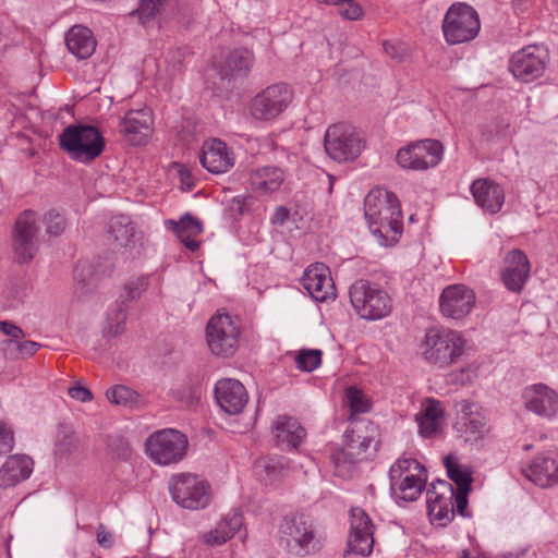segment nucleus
Listing matches in <instances>:
<instances>
[{
  "instance_id": "obj_1",
  "label": "nucleus",
  "mask_w": 558,
  "mask_h": 558,
  "mask_svg": "<svg viewBox=\"0 0 558 558\" xmlns=\"http://www.w3.org/2000/svg\"><path fill=\"white\" fill-rule=\"evenodd\" d=\"M365 218L379 244L392 246L402 233L401 208L397 196L385 191L371 192L364 199Z\"/></svg>"
},
{
  "instance_id": "obj_2",
  "label": "nucleus",
  "mask_w": 558,
  "mask_h": 558,
  "mask_svg": "<svg viewBox=\"0 0 558 558\" xmlns=\"http://www.w3.org/2000/svg\"><path fill=\"white\" fill-rule=\"evenodd\" d=\"M377 427L367 420L354 422L344 433L343 448L331 456L335 472L339 476L349 474L359 461L366 459L369 448L377 450Z\"/></svg>"
},
{
  "instance_id": "obj_3",
  "label": "nucleus",
  "mask_w": 558,
  "mask_h": 558,
  "mask_svg": "<svg viewBox=\"0 0 558 558\" xmlns=\"http://www.w3.org/2000/svg\"><path fill=\"white\" fill-rule=\"evenodd\" d=\"M59 145L71 159L90 163L105 149V138L99 130L87 124H70L59 135Z\"/></svg>"
},
{
  "instance_id": "obj_4",
  "label": "nucleus",
  "mask_w": 558,
  "mask_h": 558,
  "mask_svg": "<svg viewBox=\"0 0 558 558\" xmlns=\"http://www.w3.org/2000/svg\"><path fill=\"white\" fill-rule=\"evenodd\" d=\"M349 294L353 308L364 319H381L388 316L392 310L388 293L368 280L355 281L351 286Z\"/></svg>"
},
{
  "instance_id": "obj_5",
  "label": "nucleus",
  "mask_w": 558,
  "mask_h": 558,
  "mask_svg": "<svg viewBox=\"0 0 558 558\" xmlns=\"http://www.w3.org/2000/svg\"><path fill=\"white\" fill-rule=\"evenodd\" d=\"M280 532L281 543L294 556L304 557L319 549L313 520L304 513L284 517Z\"/></svg>"
},
{
  "instance_id": "obj_6",
  "label": "nucleus",
  "mask_w": 558,
  "mask_h": 558,
  "mask_svg": "<svg viewBox=\"0 0 558 558\" xmlns=\"http://www.w3.org/2000/svg\"><path fill=\"white\" fill-rule=\"evenodd\" d=\"M324 146L331 159L337 162H348L361 155L364 149V141L354 126L345 123H336L327 129Z\"/></svg>"
},
{
  "instance_id": "obj_7",
  "label": "nucleus",
  "mask_w": 558,
  "mask_h": 558,
  "mask_svg": "<svg viewBox=\"0 0 558 558\" xmlns=\"http://www.w3.org/2000/svg\"><path fill=\"white\" fill-rule=\"evenodd\" d=\"M481 28L477 12L466 3H453L442 21V32L446 41L457 45L470 41L476 37Z\"/></svg>"
},
{
  "instance_id": "obj_8",
  "label": "nucleus",
  "mask_w": 558,
  "mask_h": 558,
  "mask_svg": "<svg viewBox=\"0 0 558 558\" xmlns=\"http://www.w3.org/2000/svg\"><path fill=\"white\" fill-rule=\"evenodd\" d=\"M425 471L415 459H399L389 470L391 493L404 501H414L421 495L425 478L420 473Z\"/></svg>"
},
{
  "instance_id": "obj_9",
  "label": "nucleus",
  "mask_w": 558,
  "mask_h": 558,
  "mask_svg": "<svg viewBox=\"0 0 558 558\" xmlns=\"http://www.w3.org/2000/svg\"><path fill=\"white\" fill-rule=\"evenodd\" d=\"M240 329L232 316L217 312L207 323L206 340L210 352L217 356H232L239 345Z\"/></svg>"
},
{
  "instance_id": "obj_10",
  "label": "nucleus",
  "mask_w": 558,
  "mask_h": 558,
  "mask_svg": "<svg viewBox=\"0 0 558 558\" xmlns=\"http://www.w3.org/2000/svg\"><path fill=\"white\" fill-rule=\"evenodd\" d=\"M464 343L457 331L432 329L425 336L423 355L429 363L444 367L453 363L463 353Z\"/></svg>"
},
{
  "instance_id": "obj_11",
  "label": "nucleus",
  "mask_w": 558,
  "mask_h": 558,
  "mask_svg": "<svg viewBox=\"0 0 558 558\" xmlns=\"http://www.w3.org/2000/svg\"><path fill=\"white\" fill-rule=\"evenodd\" d=\"M187 438L177 429L166 428L151 434L146 440V451L151 460L161 465L177 463L187 449Z\"/></svg>"
},
{
  "instance_id": "obj_12",
  "label": "nucleus",
  "mask_w": 558,
  "mask_h": 558,
  "mask_svg": "<svg viewBox=\"0 0 558 558\" xmlns=\"http://www.w3.org/2000/svg\"><path fill=\"white\" fill-rule=\"evenodd\" d=\"M549 62V52L538 45H529L515 51L509 60V71L520 82L539 78Z\"/></svg>"
},
{
  "instance_id": "obj_13",
  "label": "nucleus",
  "mask_w": 558,
  "mask_h": 558,
  "mask_svg": "<svg viewBox=\"0 0 558 558\" xmlns=\"http://www.w3.org/2000/svg\"><path fill=\"white\" fill-rule=\"evenodd\" d=\"M172 499L182 508L196 510L205 508L209 501V485L193 474H180L170 481Z\"/></svg>"
},
{
  "instance_id": "obj_14",
  "label": "nucleus",
  "mask_w": 558,
  "mask_h": 558,
  "mask_svg": "<svg viewBox=\"0 0 558 558\" xmlns=\"http://www.w3.org/2000/svg\"><path fill=\"white\" fill-rule=\"evenodd\" d=\"M444 154V147L437 140H422L398 150L396 160L403 169L426 170L436 167Z\"/></svg>"
},
{
  "instance_id": "obj_15",
  "label": "nucleus",
  "mask_w": 558,
  "mask_h": 558,
  "mask_svg": "<svg viewBox=\"0 0 558 558\" xmlns=\"http://www.w3.org/2000/svg\"><path fill=\"white\" fill-rule=\"evenodd\" d=\"M293 98V92L284 83L272 84L252 100V116L260 121H269L280 116L290 105Z\"/></svg>"
},
{
  "instance_id": "obj_16",
  "label": "nucleus",
  "mask_w": 558,
  "mask_h": 558,
  "mask_svg": "<svg viewBox=\"0 0 558 558\" xmlns=\"http://www.w3.org/2000/svg\"><path fill=\"white\" fill-rule=\"evenodd\" d=\"M38 233L35 211L22 213L15 222L13 235V250L20 263H28L35 257L39 248Z\"/></svg>"
},
{
  "instance_id": "obj_17",
  "label": "nucleus",
  "mask_w": 558,
  "mask_h": 558,
  "mask_svg": "<svg viewBox=\"0 0 558 558\" xmlns=\"http://www.w3.org/2000/svg\"><path fill=\"white\" fill-rule=\"evenodd\" d=\"M521 399L524 409L537 416L553 418L558 413V392L545 384L526 386Z\"/></svg>"
},
{
  "instance_id": "obj_18",
  "label": "nucleus",
  "mask_w": 558,
  "mask_h": 558,
  "mask_svg": "<svg viewBox=\"0 0 558 558\" xmlns=\"http://www.w3.org/2000/svg\"><path fill=\"white\" fill-rule=\"evenodd\" d=\"M153 114L148 107L131 109L120 120L119 132L132 146L145 145L153 132Z\"/></svg>"
},
{
  "instance_id": "obj_19",
  "label": "nucleus",
  "mask_w": 558,
  "mask_h": 558,
  "mask_svg": "<svg viewBox=\"0 0 558 558\" xmlns=\"http://www.w3.org/2000/svg\"><path fill=\"white\" fill-rule=\"evenodd\" d=\"M454 489L452 485L445 480H437L427 489L426 502L428 514L440 525H447L454 518L453 510Z\"/></svg>"
},
{
  "instance_id": "obj_20",
  "label": "nucleus",
  "mask_w": 558,
  "mask_h": 558,
  "mask_svg": "<svg viewBox=\"0 0 558 558\" xmlns=\"http://www.w3.org/2000/svg\"><path fill=\"white\" fill-rule=\"evenodd\" d=\"M475 305V293L464 284L445 288L439 298V307L444 316L452 319L465 317Z\"/></svg>"
},
{
  "instance_id": "obj_21",
  "label": "nucleus",
  "mask_w": 558,
  "mask_h": 558,
  "mask_svg": "<svg viewBox=\"0 0 558 558\" xmlns=\"http://www.w3.org/2000/svg\"><path fill=\"white\" fill-rule=\"evenodd\" d=\"M351 517V532L345 553L367 556L373 551L375 526L367 513L360 508L352 509Z\"/></svg>"
},
{
  "instance_id": "obj_22",
  "label": "nucleus",
  "mask_w": 558,
  "mask_h": 558,
  "mask_svg": "<svg viewBox=\"0 0 558 558\" xmlns=\"http://www.w3.org/2000/svg\"><path fill=\"white\" fill-rule=\"evenodd\" d=\"M504 262L502 283L509 291L520 293L530 277L531 265L526 254L514 248L506 254Z\"/></svg>"
},
{
  "instance_id": "obj_23",
  "label": "nucleus",
  "mask_w": 558,
  "mask_h": 558,
  "mask_svg": "<svg viewBox=\"0 0 558 558\" xmlns=\"http://www.w3.org/2000/svg\"><path fill=\"white\" fill-rule=\"evenodd\" d=\"M302 284L315 301L325 302L336 296L329 268L322 263L306 268L302 277Z\"/></svg>"
},
{
  "instance_id": "obj_24",
  "label": "nucleus",
  "mask_w": 558,
  "mask_h": 558,
  "mask_svg": "<svg viewBox=\"0 0 558 558\" xmlns=\"http://www.w3.org/2000/svg\"><path fill=\"white\" fill-rule=\"evenodd\" d=\"M108 233L118 246L126 250L132 256L140 254L144 236L128 216L120 215L111 218Z\"/></svg>"
},
{
  "instance_id": "obj_25",
  "label": "nucleus",
  "mask_w": 558,
  "mask_h": 558,
  "mask_svg": "<svg viewBox=\"0 0 558 558\" xmlns=\"http://www.w3.org/2000/svg\"><path fill=\"white\" fill-rule=\"evenodd\" d=\"M215 398L219 407L229 414L241 413L248 400L245 387L232 378H225L216 384Z\"/></svg>"
},
{
  "instance_id": "obj_26",
  "label": "nucleus",
  "mask_w": 558,
  "mask_h": 558,
  "mask_svg": "<svg viewBox=\"0 0 558 558\" xmlns=\"http://www.w3.org/2000/svg\"><path fill=\"white\" fill-rule=\"evenodd\" d=\"M255 63L254 52L247 48H234L227 53L219 65L218 74L221 80L235 81L246 78Z\"/></svg>"
},
{
  "instance_id": "obj_27",
  "label": "nucleus",
  "mask_w": 558,
  "mask_h": 558,
  "mask_svg": "<svg viewBox=\"0 0 558 558\" xmlns=\"http://www.w3.org/2000/svg\"><path fill=\"white\" fill-rule=\"evenodd\" d=\"M202 166L211 173L227 172L234 165V158L220 140H213L204 144L201 155Z\"/></svg>"
},
{
  "instance_id": "obj_28",
  "label": "nucleus",
  "mask_w": 558,
  "mask_h": 558,
  "mask_svg": "<svg viewBox=\"0 0 558 558\" xmlns=\"http://www.w3.org/2000/svg\"><path fill=\"white\" fill-rule=\"evenodd\" d=\"M475 203L483 209L498 213L505 201V193L500 185L489 179H477L471 185Z\"/></svg>"
},
{
  "instance_id": "obj_29",
  "label": "nucleus",
  "mask_w": 558,
  "mask_h": 558,
  "mask_svg": "<svg viewBox=\"0 0 558 558\" xmlns=\"http://www.w3.org/2000/svg\"><path fill=\"white\" fill-rule=\"evenodd\" d=\"M34 462L25 454L8 457L0 469V487H12L27 480L33 472Z\"/></svg>"
},
{
  "instance_id": "obj_30",
  "label": "nucleus",
  "mask_w": 558,
  "mask_h": 558,
  "mask_svg": "<svg viewBox=\"0 0 558 558\" xmlns=\"http://www.w3.org/2000/svg\"><path fill=\"white\" fill-rule=\"evenodd\" d=\"M526 476L541 487L558 484V452L553 456L536 457L530 465Z\"/></svg>"
},
{
  "instance_id": "obj_31",
  "label": "nucleus",
  "mask_w": 558,
  "mask_h": 558,
  "mask_svg": "<svg viewBox=\"0 0 558 558\" xmlns=\"http://www.w3.org/2000/svg\"><path fill=\"white\" fill-rule=\"evenodd\" d=\"M65 45L70 53L80 60L89 58L96 49L92 31L82 25H74L66 32Z\"/></svg>"
},
{
  "instance_id": "obj_32",
  "label": "nucleus",
  "mask_w": 558,
  "mask_h": 558,
  "mask_svg": "<svg viewBox=\"0 0 558 558\" xmlns=\"http://www.w3.org/2000/svg\"><path fill=\"white\" fill-rule=\"evenodd\" d=\"M283 180V171L274 166L257 168L250 174L251 187L257 195H266L278 191Z\"/></svg>"
},
{
  "instance_id": "obj_33",
  "label": "nucleus",
  "mask_w": 558,
  "mask_h": 558,
  "mask_svg": "<svg viewBox=\"0 0 558 558\" xmlns=\"http://www.w3.org/2000/svg\"><path fill=\"white\" fill-rule=\"evenodd\" d=\"M272 432L278 444L287 448H296L306 435L295 418L284 415L277 417Z\"/></svg>"
},
{
  "instance_id": "obj_34",
  "label": "nucleus",
  "mask_w": 558,
  "mask_h": 558,
  "mask_svg": "<svg viewBox=\"0 0 558 558\" xmlns=\"http://www.w3.org/2000/svg\"><path fill=\"white\" fill-rule=\"evenodd\" d=\"M243 525V515L238 511L229 512L217 526L204 535V542L219 546L232 538Z\"/></svg>"
},
{
  "instance_id": "obj_35",
  "label": "nucleus",
  "mask_w": 558,
  "mask_h": 558,
  "mask_svg": "<svg viewBox=\"0 0 558 558\" xmlns=\"http://www.w3.org/2000/svg\"><path fill=\"white\" fill-rule=\"evenodd\" d=\"M172 231L177 234L180 242L191 250L196 251L199 242L196 238L203 232L202 222L190 214H185L179 221L170 220Z\"/></svg>"
},
{
  "instance_id": "obj_36",
  "label": "nucleus",
  "mask_w": 558,
  "mask_h": 558,
  "mask_svg": "<svg viewBox=\"0 0 558 558\" xmlns=\"http://www.w3.org/2000/svg\"><path fill=\"white\" fill-rule=\"evenodd\" d=\"M444 416L441 404L437 400H428L426 407L416 414L420 434L427 438L439 430L440 421Z\"/></svg>"
},
{
  "instance_id": "obj_37",
  "label": "nucleus",
  "mask_w": 558,
  "mask_h": 558,
  "mask_svg": "<svg viewBox=\"0 0 558 558\" xmlns=\"http://www.w3.org/2000/svg\"><path fill=\"white\" fill-rule=\"evenodd\" d=\"M448 477L457 485L454 492L470 493L472 485V473L468 469L461 468L454 457L447 456L444 460Z\"/></svg>"
},
{
  "instance_id": "obj_38",
  "label": "nucleus",
  "mask_w": 558,
  "mask_h": 558,
  "mask_svg": "<svg viewBox=\"0 0 558 558\" xmlns=\"http://www.w3.org/2000/svg\"><path fill=\"white\" fill-rule=\"evenodd\" d=\"M40 347V343L32 340L19 341V339H16L4 340L2 342L3 353L10 359H24L32 356L39 350Z\"/></svg>"
},
{
  "instance_id": "obj_39",
  "label": "nucleus",
  "mask_w": 558,
  "mask_h": 558,
  "mask_svg": "<svg viewBox=\"0 0 558 558\" xmlns=\"http://www.w3.org/2000/svg\"><path fill=\"white\" fill-rule=\"evenodd\" d=\"M107 399L118 405L138 407L141 396L132 388L124 385H116L106 391Z\"/></svg>"
},
{
  "instance_id": "obj_40",
  "label": "nucleus",
  "mask_w": 558,
  "mask_h": 558,
  "mask_svg": "<svg viewBox=\"0 0 558 558\" xmlns=\"http://www.w3.org/2000/svg\"><path fill=\"white\" fill-rule=\"evenodd\" d=\"M148 284L149 282L147 276L130 278L124 283L123 290L119 296L120 303H122V305H125L129 302L138 300L142 296V294L147 290Z\"/></svg>"
},
{
  "instance_id": "obj_41",
  "label": "nucleus",
  "mask_w": 558,
  "mask_h": 558,
  "mask_svg": "<svg viewBox=\"0 0 558 558\" xmlns=\"http://www.w3.org/2000/svg\"><path fill=\"white\" fill-rule=\"evenodd\" d=\"M258 466L263 468L265 480L268 481L269 484H274L282 478L289 470L288 460L283 457L267 459L259 463Z\"/></svg>"
},
{
  "instance_id": "obj_42",
  "label": "nucleus",
  "mask_w": 558,
  "mask_h": 558,
  "mask_svg": "<svg viewBox=\"0 0 558 558\" xmlns=\"http://www.w3.org/2000/svg\"><path fill=\"white\" fill-rule=\"evenodd\" d=\"M319 3L338 7L339 14L349 21H356L362 17L363 9L356 0H316Z\"/></svg>"
},
{
  "instance_id": "obj_43",
  "label": "nucleus",
  "mask_w": 558,
  "mask_h": 558,
  "mask_svg": "<svg viewBox=\"0 0 558 558\" xmlns=\"http://www.w3.org/2000/svg\"><path fill=\"white\" fill-rule=\"evenodd\" d=\"M165 1L166 0H140L137 9L134 10L131 15L137 16L141 24L147 25L160 12Z\"/></svg>"
},
{
  "instance_id": "obj_44",
  "label": "nucleus",
  "mask_w": 558,
  "mask_h": 558,
  "mask_svg": "<svg viewBox=\"0 0 558 558\" xmlns=\"http://www.w3.org/2000/svg\"><path fill=\"white\" fill-rule=\"evenodd\" d=\"M43 223L49 236L61 235L68 227L65 217L56 209H50L44 215Z\"/></svg>"
},
{
  "instance_id": "obj_45",
  "label": "nucleus",
  "mask_w": 558,
  "mask_h": 558,
  "mask_svg": "<svg viewBox=\"0 0 558 558\" xmlns=\"http://www.w3.org/2000/svg\"><path fill=\"white\" fill-rule=\"evenodd\" d=\"M295 363L299 369L313 372L322 363V351L316 349L301 350L295 356Z\"/></svg>"
},
{
  "instance_id": "obj_46",
  "label": "nucleus",
  "mask_w": 558,
  "mask_h": 558,
  "mask_svg": "<svg viewBox=\"0 0 558 558\" xmlns=\"http://www.w3.org/2000/svg\"><path fill=\"white\" fill-rule=\"evenodd\" d=\"M345 396L352 413H365L369 410L368 401L356 387H349Z\"/></svg>"
},
{
  "instance_id": "obj_47",
  "label": "nucleus",
  "mask_w": 558,
  "mask_h": 558,
  "mask_svg": "<svg viewBox=\"0 0 558 558\" xmlns=\"http://www.w3.org/2000/svg\"><path fill=\"white\" fill-rule=\"evenodd\" d=\"M126 318V308L121 303L119 307L108 316L109 332L113 336L121 335L124 331Z\"/></svg>"
},
{
  "instance_id": "obj_48",
  "label": "nucleus",
  "mask_w": 558,
  "mask_h": 558,
  "mask_svg": "<svg viewBox=\"0 0 558 558\" xmlns=\"http://www.w3.org/2000/svg\"><path fill=\"white\" fill-rule=\"evenodd\" d=\"M14 446V432L12 427L3 421H0V456L12 451Z\"/></svg>"
},
{
  "instance_id": "obj_49",
  "label": "nucleus",
  "mask_w": 558,
  "mask_h": 558,
  "mask_svg": "<svg viewBox=\"0 0 558 558\" xmlns=\"http://www.w3.org/2000/svg\"><path fill=\"white\" fill-rule=\"evenodd\" d=\"M108 449L117 457V458H126L130 454L129 442L121 436L110 435L107 438Z\"/></svg>"
},
{
  "instance_id": "obj_50",
  "label": "nucleus",
  "mask_w": 558,
  "mask_h": 558,
  "mask_svg": "<svg viewBox=\"0 0 558 558\" xmlns=\"http://www.w3.org/2000/svg\"><path fill=\"white\" fill-rule=\"evenodd\" d=\"M457 425L463 426L466 434H471L476 439L484 430L485 423L480 417H470L463 422H458Z\"/></svg>"
},
{
  "instance_id": "obj_51",
  "label": "nucleus",
  "mask_w": 558,
  "mask_h": 558,
  "mask_svg": "<svg viewBox=\"0 0 558 558\" xmlns=\"http://www.w3.org/2000/svg\"><path fill=\"white\" fill-rule=\"evenodd\" d=\"M86 274H89V269L85 264H83V265L78 264L75 266L74 280L76 283V291L80 294H84L85 288L89 284V282L86 279Z\"/></svg>"
},
{
  "instance_id": "obj_52",
  "label": "nucleus",
  "mask_w": 558,
  "mask_h": 558,
  "mask_svg": "<svg viewBox=\"0 0 558 558\" xmlns=\"http://www.w3.org/2000/svg\"><path fill=\"white\" fill-rule=\"evenodd\" d=\"M68 393L71 398L81 402H88L93 400L92 391L88 388L81 385H74L69 387Z\"/></svg>"
},
{
  "instance_id": "obj_53",
  "label": "nucleus",
  "mask_w": 558,
  "mask_h": 558,
  "mask_svg": "<svg viewBox=\"0 0 558 558\" xmlns=\"http://www.w3.org/2000/svg\"><path fill=\"white\" fill-rule=\"evenodd\" d=\"M0 330L4 335L11 337L10 340L22 339L25 336V333L21 327L16 326L12 322H8V320H0Z\"/></svg>"
},
{
  "instance_id": "obj_54",
  "label": "nucleus",
  "mask_w": 558,
  "mask_h": 558,
  "mask_svg": "<svg viewBox=\"0 0 558 558\" xmlns=\"http://www.w3.org/2000/svg\"><path fill=\"white\" fill-rule=\"evenodd\" d=\"M97 542L104 548H111L113 546V536L102 524L97 530Z\"/></svg>"
},
{
  "instance_id": "obj_55",
  "label": "nucleus",
  "mask_w": 558,
  "mask_h": 558,
  "mask_svg": "<svg viewBox=\"0 0 558 558\" xmlns=\"http://www.w3.org/2000/svg\"><path fill=\"white\" fill-rule=\"evenodd\" d=\"M468 494L469 493L464 492H454L453 496L457 506V512L462 517H468V513L465 512L469 504Z\"/></svg>"
},
{
  "instance_id": "obj_56",
  "label": "nucleus",
  "mask_w": 558,
  "mask_h": 558,
  "mask_svg": "<svg viewBox=\"0 0 558 558\" xmlns=\"http://www.w3.org/2000/svg\"><path fill=\"white\" fill-rule=\"evenodd\" d=\"M290 216V210L286 206H278L270 219L272 225L282 226L288 221Z\"/></svg>"
},
{
  "instance_id": "obj_57",
  "label": "nucleus",
  "mask_w": 558,
  "mask_h": 558,
  "mask_svg": "<svg viewBox=\"0 0 558 558\" xmlns=\"http://www.w3.org/2000/svg\"><path fill=\"white\" fill-rule=\"evenodd\" d=\"M473 407L474 403L468 401V400H461L460 402L456 403V410L459 414H461V418L459 422H463L473 413Z\"/></svg>"
},
{
  "instance_id": "obj_58",
  "label": "nucleus",
  "mask_w": 558,
  "mask_h": 558,
  "mask_svg": "<svg viewBox=\"0 0 558 558\" xmlns=\"http://www.w3.org/2000/svg\"><path fill=\"white\" fill-rule=\"evenodd\" d=\"M474 373L470 369L461 368L458 373L453 374V379L458 383L465 384L472 380Z\"/></svg>"
},
{
  "instance_id": "obj_59",
  "label": "nucleus",
  "mask_w": 558,
  "mask_h": 558,
  "mask_svg": "<svg viewBox=\"0 0 558 558\" xmlns=\"http://www.w3.org/2000/svg\"><path fill=\"white\" fill-rule=\"evenodd\" d=\"M180 177H181L182 184H185L189 190L192 189L193 182L191 180V175L185 171H180Z\"/></svg>"
},
{
  "instance_id": "obj_60",
  "label": "nucleus",
  "mask_w": 558,
  "mask_h": 558,
  "mask_svg": "<svg viewBox=\"0 0 558 558\" xmlns=\"http://www.w3.org/2000/svg\"><path fill=\"white\" fill-rule=\"evenodd\" d=\"M385 51L390 54L392 58H397L396 53H395V47L392 45H389V44H385Z\"/></svg>"
},
{
  "instance_id": "obj_61",
  "label": "nucleus",
  "mask_w": 558,
  "mask_h": 558,
  "mask_svg": "<svg viewBox=\"0 0 558 558\" xmlns=\"http://www.w3.org/2000/svg\"><path fill=\"white\" fill-rule=\"evenodd\" d=\"M186 50H187V49H178V50H175V51H174V53H175V54H178V60H179V61H180V59H181L182 57H184V56H185Z\"/></svg>"
},
{
  "instance_id": "obj_62",
  "label": "nucleus",
  "mask_w": 558,
  "mask_h": 558,
  "mask_svg": "<svg viewBox=\"0 0 558 558\" xmlns=\"http://www.w3.org/2000/svg\"><path fill=\"white\" fill-rule=\"evenodd\" d=\"M235 202L239 204V208H241V206L243 205V201L242 199H235Z\"/></svg>"
},
{
  "instance_id": "obj_63",
  "label": "nucleus",
  "mask_w": 558,
  "mask_h": 558,
  "mask_svg": "<svg viewBox=\"0 0 558 558\" xmlns=\"http://www.w3.org/2000/svg\"><path fill=\"white\" fill-rule=\"evenodd\" d=\"M531 447H532L531 445H526V446H525V449H526V450H530V449H531Z\"/></svg>"
}]
</instances>
